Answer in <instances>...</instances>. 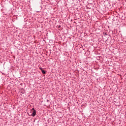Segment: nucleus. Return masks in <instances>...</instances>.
I'll use <instances>...</instances> for the list:
<instances>
[{"mask_svg":"<svg viewBox=\"0 0 126 126\" xmlns=\"http://www.w3.org/2000/svg\"><path fill=\"white\" fill-rule=\"evenodd\" d=\"M59 28H60V27H61V26H59Z\"/></svg>","mask_w":126,"mask_h":126,"instance_id":"obj_4","label":"nucleus"},{"mask_svg":"<svg viewBox=\"0 0 126 126\" xmlns=\"http://www.w3.org/2000/svg\"><path fill=\"white\" fill-rule=\"evenodd\" d=\"M39 69L42 71V73H43V74H46V71L44 70L43 69V68L39 67Z\"/></svg>","mask_w":126,"mask_h":126,"instance_id":"obj_1","label":"nucleus"},{"mask_svg":"<svg viewBox=\"0 0 126 126\" xmlns=\"http://www.w3.org/2000/svg\"><path fill=\"white\" fill-rule=\"evenodd\" d=\"M32 117H35L36 116V110H34L32 114Z\"/></svg>","mask_w":126,"mask_h":126,"instance_id":"obj_2","label":"nucleus"},{"mask_svg":"<svg viewBox=\"0 0 126 126\" xmlns=\"http://www.w3.org/2000/svg\"><path fill=\"white\" fill-rule=\"evenodd\" d=\"M32 110H34V108H32Z\"/></svg>","mask_w":126,"mask_h":126,"instance_id":"obj_3","label":"nucleus"}]
</instances>
